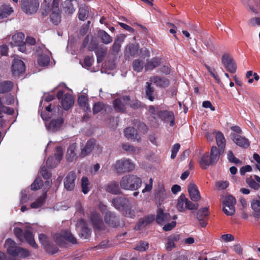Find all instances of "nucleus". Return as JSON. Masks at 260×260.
Wrapping results in <instances>:
<instances>
[{
    "label": "nucleus",
    "instance_id": "473e14b6",
    "mask_svg": "<svg viewBox=\"0 0 260 260\" xmlns=\"http://www.w3.org/2000/svg\"><path fill=\"white\" fill-rule=\"evenodd\" d=\"M77 146L76 144L74 143L71 144L68 148L66 159L69 162H72L76 160L77 158V153L75 152Z\"/></svg>",
    "mask_w": 260,
    "mask_h": 260
},
{
    "label": "nucleus",
    "instance_id": "338daca9",
    "mask_svg": "<svg viewBox=\"0 0 260 260\" xmlns=\"http://www.w3.org/2000/svg\"><path fill=\"white\" fill-rule=\"evenodd\" d=\"M148 243L147 242L141 241L139 244H138L135 249L139 251H144L148 248Z\"/></svg>",
    "mask_w": 260,
    "mask_h": 260
},
{
    "label": "nucleus",
    "instance_id": "774afa93",
    "mask_svg": "<svg viewBox=\"0 0 260 260\" xmlns=\"http://www.w3.org/2000/svg\"><path fill=\"white\" fill-rule=\"evenodd\" d=\"M14 233L16 237L21 242L23 241V230L18 227L15 228L14 229Z\"/></svg>",
    "mask_w": 260,
    "mask_h": 260
},
{
    "label": "nucleus",
    "instance_id": "72a5a7b5",
    "mask_svg": "<svg viewBox=\"0 0 260 260\" xmlns=\"http://www.w3.org/2000/svg\"><path fill=\"white\" fill-rule=\"evenodd\" d=\"M14 11L10 5L4 4L0 6V19L7 18L10 16Z\"/></svg>",
    "mask_w": 260,
    "mask_h": 260
},
{
    "label": "nucleus",
    "instance_id": "aec40b11",
    "mask_svg": "<svg viewBox=\"0 0 260 260\" xmlns=\"http://www.w3.org/2000/svg\"><path fill=\"white\" fill-rule=\"evenodd\" d=\"M230 137L236 145L243 148H247L250 145L249 140L239 135L231 133Z\"/></svg>",
    "mask_w": 260,
    "mask_h": 260
},
{
    "label": "nucleus",
    "instance_id": "9d476101",
    "mask_svg": "<svg viewBox=\"0 0 260 260\" xmlns=\"http://www.w3.org/2000/svg\"><path fill=\"white\" fill-rule=\"evenodd\" d=\"M129 101V96L124 95L121 98H117L114 100L113 105L115 110L119 113H124L126 111V105Z\"/></svg>",
    "mask_w": 260,
    "mask_h": 260
},
{
    "label": "nucleus",
    "instance_id": "680f3d73",
    "mask_svg": "<svg viewBox=\"0 0 260 260\" xmlns=\"http://www.w3.org/2000/svg\"><path fill=\"white\" fill-rule=\"evenodd\" d=\"M46 251L49 254H53L56 253L58 251V247L53 244L49 243L48 245L44 248Z\"/></svg>",
    "mask_w": 260,
    "mask_h": 260
},
{
    "label": "nucleus",
    "instance_id": "864d4df0",
    "mask_svg": "<svg viewBox=\"0 0 260 260\" xmlns=\"http://www.w3.org/2000/svg\"><path fill=\"white\" fill-rule=\"evenodd\" d=\"M38 64L42 67H45L49 64L50 58L47 55H41L38 58Z\"/></svg>",
    "mask_w": 260,
    "mask_h": 260
},
{
    "label": "nucleus",
    "instance_id": "1a4fd4ad",
    "mask_svg": "<svg viewBox=\"0 0 260 260\" xmlns=\"http://www.w3.org/2000/svg\"><path fill=\"white\" fill-rule=\"evenodd\" d=\"M221 62L227 71L235 73L237 70V65L232 56L228 53H224L222 56Z\"/></svg>",
    "mask_w": 260,
    "mask_h": 260
},
{
    "label": "nucleus",
    "instance_id": "603ef678",
    "mask_svg": "<svg viewBox=\"0 0 260 260\" xmlns=\"http://www.w3.org/2000/svg\"><path fill=\"white\" fill-rule=\"evenodd\" d=\"M246 182L250 188L255 190H258L260 188V184L257 183L251 176L246 179Z\"/></svg>",
    "mask_w": 260,
    "mask_h": 260
},
{
    "label": "nucleus",
    "instance_id": "39448f33",
    "mask_svg": "<svg viewBox=\"0 0 260 260\" xmlns=\"http://www.w3.org/2000/svg\"><path fill=\"white\" fill-rule=\"evenodd\" d=\"M135 164L130 159L123 158L116 161L114 168L118 174L130 172L135 169Z\"/></svg>",
    "mask_w": 260,
    "mask_h": 260
},
{
    "label": "nucleus",
    "instance_id": "3c124183",
    "mask_svg": "<svg viewBox=\"0 0 260 260\" xmlns=\"http://www.w3.org/2000/svg\"><path fill=\"white\" fill-rule=\"evenodd\" d=\"M89 180L87 177H83L81 179L82 191L84 194H87L89 191Z\"/></svg>",
    "mask_w": 260,
    "mask_h": 260
},
{
    "label": "nucleus",
    "instance_id": "bf43d9fd",
    "mask_svg": "<svg viewBox=\"0 0 260 260\" xmlns=\"http://www.w3.org/2000/svg\"><path fill=\"white\" fill-rule=\"evenodd\" d=\"M43 186V181L40 178H36L30 185V188L32 190H37Z\"/></svg>",
    "mask_w": 260,
    "mask_h": 260
},
{
    "label": "nucleus",
    "instance_id": "a878e982",
    "mask_svg": "<svg viewBox=\"0 0 260 260\" xmlns=\"http://www.w3.org/2000/svg\"><path fill=\"white\" fill-rule=\"evenodd\" d=\"M139 46L138 44H129L126 45L124 50V56L127 58L134 57L138 54Z\"/></svg>",
    "mask_w": 260,
    "mask_h": 260
},
{
    "label": "nucleus",
    "instance_id": "4c0bfd02",
    "mask_svg": "<svg viewBox=\"0 0 260 260\" xmlns=\"http://www.w3.org/2000/svg\"><path fill=\"white\" fill-rule=\"evenodd\" d=\"M13 87V83L11 81H5L0 83V93L10 91Z\"/></svg>",
    "mask_w": 260,
    "mask_h": 260
},
{
    "label": "nucleus",
    "instance_id": "13d9d810",
    "mask_svg": "<svg viewBox=\"0 0 260 260\" xmlns=\"http://www.w3.org/2000/svg\"><path fill=\"white\" fill-rule=\"evenodd\" d=\"M123 211L124 216L127 217L135 218L136 217L135 211L129 207V205L127 206V207L125 208Z\"/></svg>",
    "mask_w": 260,
    "mask_h": 260
},
{
    "label": "nucleus",
    "instance_id": "7ed1b4c3",
    "mask_svg": "<svg viewBox=\"0 0 260 260\" xmlns=\"http://www.w3.org/2000/svg\"><path fill=\"white\" fill-rule=\"evenodd\" d=\"M5 247L7 248L8 253L13 256L26 258L30 255L28 250L17 246L15 242L10 238L6 240Z\"/></svg>",
    "mask_w": 260,
    "mask_h": 260
},
{
    "label": "nucleus",
    "instance_id": "9b49d317",
    "mask_svg": "<svg viewBox=\"0 0 260 260\" xmlns=\"http://www.w3.org/2000/svg\"><path fill=\"white\" fill-rule=\"evenodd\" d=\"M236 203V199L232 196H228L223 203V211L228 216L233 215L235 212L234 205Z\"/></svg>",
    "mask_w": 260,
    "mask_h": 260
},
{
    "label": "nucleus",
    "instance_id": "e433bc0d",
    "mask_svg": "<svg viewBox=\"0 0 260 260\" xmlns=\"http://www.w3.org/2000/svg\"><path fill=\"white\" fill-rule=\"evenodd\" d=\"M46 198L47 192H45L41 196L39 197L35 202L30 204V207L35 209L41 207L44 204Z\"/></svg>",
    "mask_w": 260,
    "mask_h": 260
},
{
    "label": "nucleus",
    "instance_id": "20e7f679",
    "mask_svg": "<svg viewBox=\"0 0 260 260\" xmlns=\"http://www.w3.org/2000/svg\"><path fill=\"white\" fill-rule=\"evenodd\" d=\"M55 243L60 247H67L68 243L75 244L77 241L73 234L68 231H64L61 233H57L54 236Z\"/></svg>",
    "mask_w": 260,
    "mask_h": 260
},
{
    "label": "nucleus",
    "instance_id": "cd10ccee",
    "mask_svg": "<svg viewBox=\"0 0 260 260\" xmlns=\"http://www.w3.org/2000/svg\"><path fill=\"white\" fill-rule=\"evenodd\" d=\"M145 92V98L151 102L154 101L157 96L154 88L152 86V83L149 82L146 83Z\"/></svg>",
    "mask_w": 260,
    "mask_h": 260
},
{
    "label": "nucleus",
    "instance_id": "f257e3e1",
    "mask_svg": "<svg viewBox=\"0 0 260 260\" xmlns=\"http://www.w3.org/2000/svg\"><path fill=\"white\" fill-rule=\"evenodd\" d=\"M223 150L218 149L216 146H212L211 148L210 154L204 153L199 160V163L202 169L206 170L210 166L215 165L218 161Z\"/></svg>",
    "mask_w": 260,
    "mask_h": 260
},
{
    "label": "nucleus",
    "instance_id": "f704fd0d",
    "mask_svg": "<svg viewBox=\"0 0 260 260\" xmlns=\"http://www.w3.org/2000/svg\"><path fill=\"white\" fill-rule=\"evenodd\" d=\"M161 63V58L159 57H155L150 60H147L146 64L145 65V69L146 71L152 70L155 68L158 67Z\"/></svg>",
    "mask_w": 260,
    "mask_h": 260
},
{
    "label": "nucleus",
    "instance_id": "a19ab883",
    "mask_svg": "<svg viewBox=\"0 0 260 260\" xmlns=\"http://www.w3.org/2000/svg\"><path fill=\"white\" fill-rule=\"evenodd\" d=\"M24 35L22 32H18L12 36V41L10 42L12 46H16L24 41Z\"/></svg>",
    "mask_w": 260,
    "mask_h": 260
},
{
    "label": "nucleus",
    "instance_id": "2f4dec72",
    "mask_svg": "<svg viewBox=\"0 0 260 260\" xmlns=\"http://www.w3.org/2000/svg\"><path fill=\"white\" fill-rule=\"evenodd\" d=\"M74 98L70 93H66L61 100V105L65 110H68L73 105Z\"/></svg>",
    "mask_w": 260,
    "mask_h": 260
},
{
    "label": "nucleus",
    "instance_id": "5701e85b",
    "mask_svg": "<svg viewBox=\"0 0 260 260\" xmlns=\"http://www.w3.org/2000/svg\"><path fill=\"white\" fill-rule=\"evenodd\" d=\"M180 239V235L178 234H173L168 236L167 238V242L165 244V247L167 251H170L176 248L175 242Z\"/></svg>",
    "mask_w": 260,
    "mask_h": 260
},
{
    "label": "nucleus",
    "instance_id": "5fc2aeb1",
    "mask_svg": "<svg viewBox=\"0 0 260 260\" xmlns=\"http://www.w3.org/2000/svg\"><path fill=\"white\" fill-rule=\"evenodd\" d=\"M144 67V62L140 59H135L133 62V70L137 72H140L142 71Z\"/></svg>",
    "mask_w": 260,
    "mask_h": 260
},
{
    "label": "nucleus",
    "instance_id": "c03bdc74",
    "mask_svg": "<svg viewBox=\"0 0 260 260\" xmlns=\"http://www.w3.org/2000/svg\"><path fill=\"white\" fill-rule=\"evenodd\" d=\"M89 14L88 8L86 6H83L79 8L78 11V18L80 20L84 21L87 18Z\"/></svg>",
    "mask_w": 260,
    "mask_h": 260
},
{
    "label": "nucleus",
    "instance_id": "c85d7f7f",
    "mask_svg": "<svg viewBox=\"0 0 260 260\" xmlns=\"http://www.w3.org/2000/svg\"><path fill=\"white\" fill-rule=\"evenodd\" d=\"M63 119L61 117L51 120L47 125V129L51 132H55L58 131L63 123Z\"/></svg>",
    "mask_w": 260,
    "mask_h": 260
},
{
    "label": "nucleus",
    "instance_id": "37998d69",
    "mask_svg": "<svg viewBox=\"0 0 260 260\" xmlns=\"http://www.w3.org/2000/svg\"><path fill=\"white\" fill-rule=\"evenodd\" d=\"M251 207L253 210V216L255 217H260V201L259 200H253L251 203Z\"/></svg>",
    "mask_w": 260,
    "mask_h": 260
},
{
    "label": "nucleus",
    "instance_id": "0e129e2a",
    "mask_svg": "<svg viewBox=\"0 0 260 260\" xmlns=\"http://www.w3.org/2000/svg\"><path fill=\"white\" fill-rule=\"evenodd\" d=\"M202 42L207 48L210 50L214 49V47L212 41L211 37H207L203 39Z\"/></svg>",
    "mask_w": 260,
    "mask_h": 260
},
{
    "label": "nucleus",
    "instance_id": "423d86ee",
    "mask_svg": "<svg viewBox=\"0 0 260 260\" xmlns=\"http://www.w3.org/2000/svg\"><path fill=\"white\" fill-rule=\"evenodd\" d=\"M21 10L26 14L31 15L36 14L39 6V0H20Z\"/></svg>",
    "mask_w": 260,
    "mask_h": 260
},
{
    "label": "nucleus",
    "instance_id": "f8f14e48",
    "mask_svg": "<svg viewBox=\"0 0 260 260\" xmlns=\"http://www.w3.org/2000/svg\"><path fill=\"white\" fill-rule=\"evenodd\" d=\"M104 221L106 224L112 228H116L120 225V219L115 213L111 211L106 212Z\"/></svg>",
    "mask_w": 260,
    "mask_h": 260
},
{
    "label": "nucleus",
    "instance_id": "052dcab7",
    "mask_svg": "<svg viewBox=\"0 0 260 260\" xmlns=\"http://www.w3.org/2000/svg\"><path fill=\"white\" fill-rule=\"evenodd\" d=\"M39 242L42 246L45 248L50 243L48 237L44 234H40L39 235Z\"/></svg>",
    "mask_w": 260,
    "mask_h": 260
},
{
    "label": "nucleus",
    "instance_id": "58836bf2",
    "mask_svg": "<svg viewBox=\"0 0 260 260\" xmlns=\"http://www.w3.org/2000/svg\"><path fill=\"white\" fill-rule=\"evenodd\" d=\"M123 41L124 37L122 36H117L115 38L112 47V50L113 53H118L119 52L121 46V43Z\"/></svg>",
    "mask_w": 260,
    "mask_h": 260
},
{
    "label": "nucleus",
    "instance_id": "0eeeda50",
    "mask_svg": "<svg viewBox=\"0 0 260 260\" xmlns=\"http://www.w3.org/2000/svg\"><path fill=\"white\" fill-rule=\"evenodd\" d=\"M176 208L179 211L182 212L186 209L196 210L198 208V205L193 204L182 193L177 200Z\"/></svg>",
    "mask_w": 260,
    "mask_h": 260
},
{
    "label": "nucleus",
    "instance_id": "49530a36",
    "mask_svg": "<svg viewBox=\"0 0 260 260\" xmlns=\"http://www.w3.org/2000/svg\"><path fill=\"white\" fill-rule=\"evenodd\" d=\"M107 53V48L100 47L96 49L95 54L97 58V62H101L103 61Z\"/></svg>",
    "mask_w": 260,
    "mask_h": 260
},
{
    "label": "nucleus",
    "instance_id": "412c9836",
    "mask_svg": "<svg viewBox=\"0 0 260 260\" xmlns=\"http://www.w3.org/2000/svg\"><path fill=\"white\" fill-rule=\"evenodd\" d=\"M171 216L169 213L164 212V209L159 208L156 211L155 220L158 224H162L171 220Z\"/></svg>",
    "mask_w": 260,
    "mask_h": 260
},
{
    "label": "nucleus",
    "instance_id": "2eb2a0df",
    "mask_svg": "<svg viewBox=\"0 0 260 260\" xmlns=\"http://www.w3.org/2000/svg\"><path fill=\"white\" fill-rule=\"evenodd\" d=\"M209 215L208 208H203L198 211L197 215V219L202 227L205 228L207 225Z\"/></svg>",
    "mask_w": 260,
    "mask_h": 260
},
{
    "label": "nucleus",
    "instance_id": "b1692460",
    "mask_svg": "<svg viewBox=\"0 0 260 260\" xmlns=\"http://www.w3.org/2000/svg\"><path fill=\"white\" fill-rule=\"evenodd\" d=\"M119 183L116 181L109 182L105 185L106 191L113 194H119L121 193V187Z\"/></svg>",
    "mask_w": 260,
    "mask_h": 260
},
{
    "label": "nucleus",
    "instance_id": "69168bd1",
    "mask_svg": "<svg viewBox=\"0 0 260 260\" xmlns=\"http://www.w3.org/2000/svg\"><path fill=\"white\" fill-rule=\"evenodd\" d=\"M87 101H88V99L85 95H81L78 98V103L80 106L84 107V108H88Z\"/></svg>",
    "mask_w": 260,
    "mask_h": 260
},
{
    "label": "nucleus",
    "instance_id": "8fccbe9b",
    "mask_svg": "<svg viewBox=\"0 0 260 260\" xmlns=\"http://www.w3.org/2000/svg\"><path fill=\"white\" fill-rule=\"evenodd\" d=\"M51 9V5L47 1L44 0L42 4L41 13L43 17L47 16Z\"/></svg>",
    "mask_w": 260,
    "mask_h": 260
},
{
    "label": "nucleus",
    "instance_id": "79ce46f5",
    "mask_svg": "<svg viewBox=\"0 0 260 260\" xmlns=\"http://www.w3.org/2000/svg\"><path fill=\"white\" fill-rule=\"evenodd\" d=\"M216 141L219 149L224 150L225 146V140L223 134L220 132H218L216 135Z\"/></svg>",
    "mask_w": 260,
    "mask_h": 260
},
{
    "label": "nucleus",
    "instance_id": "f3484780",
    "mask_svg": "<svg viewBox=\"0 0 260 260\" xmlns=\"http://www.w3.org/2000/svg\"><path fill=\"white\" fill-rule=\"evenodd\" d=\"M112 204L115 208L123 210L129 205L130 203L125 197H117L113 199Z\"/></svg>",
    "mask_w": 260,
    "mask_h": 260
},
{
    "label": "nucleus",
    "instance_id": "e2e57ef3",
    "mask_svg": "<svg viewBox=\"0 0 260 260\" xmlns=\"http://www.w3.org/2000/svg\"><path fill=\"white\" fill-rule=\"evenodd\" d=\"M227 157L230 162L235 164H241L242 163L241 160L235 156L233 151L231 150L228 151Z\"/></svg>",
    "mask_w": 260,
    "mask_h": 260
},
{
    "label": "nucleus",
    "instance_id": "4d7b16f0",
    "mask_svg": "<svg viewBox=\"0 0 260 260\" xmlns=\"http://www.w3.org/2000/svg\"><path fill=\"white\" fill-rule=\"evenodd\" d=\"M155 199L158 200L160 204L166 198V192L165 189H159L156 193Z\"/></svg>",
    "mask_w": 260,
    "mask_h": 260
},
{
    "label": "nucleus",
    "instance_id": "393cba45",
    "mask_svg": "<svg viewBox=\"0 0 260 260\" xmlns=\"http://www.w3.org/2000/svg\"><path fill=\"white\" fill-rule=\"evenodd\" d=\"M188 192L190 199L197 202L201 199V196L197 186L194 183H190L188 186Z\"/></svg>",
    "mask_w": 260,
    "mask_h": 260
},
{
    "label": "nucleus",
    "instance_id": "f03ea898",
    "mask_svg": "<svg viewBox=\"0 0 260 260\" xmlns=\"http://www.w3.org/2000/svg\"><path fill=\"white\" fill-rule=\"evenodd\" d=\"M141 178L133 174H127L123 176L119 182L121 189L126 190H136L142 185Z\"/></svg>",
    "mask_w": 260,
    "mask_h": 260
},
{
    "label": "nucleus",
    "instance_id": "ddd939ff",
    "mask_svg": "<svg viewBox=\"0 0 260 260\" xmlns=\"http://www.w3.org/2000/svg\"><path fill=\"white\" fill-rule=\"evenodd\" d=\"M77 176L76 173L72 171L70 172L66 176L63 180V185L64 188L67 191H72L75 186V180Z\"/></svg>",
    "mask_w": 260,
    "mask_h": 260
},
{
    "label": "nucleus",
    "instance_id": "09e8293b",
    "mask_svg": "<svg viewBox=\"0 0 260 260\" xmlns=\"http://www.w3.org/2000/svg\"><path fill=\"white\" fill-rule=\"evenodd\" d=\"M128 105L133 109H138L140 108H144L145 107V105L140 102L137 99H134L131 100L129 98V101L128 103Z\"/></svg>",
    "mask_w": 260,
    "mask_h": 260
},
{
    "label": "nucleus",
    "instance_id": "de8ad7c7",
    "mask_svg": "<svg viewBox=\"0 0 260 260\" xmlns=\"http://www.w3.org/2000/svg\"><path fill=\"white\" fill-rule=\"evenodd\" d=\"M72 0H67L64 2L63 8L66 13L72 14L75 11Z\"/></svg>",
    "mask_w": 260,
    "mask_h": 260
},
{
    "label": "nucleus",
    "instance_id": "4be33fe9",
    "mask_svg": "<svg viewBox=\"0 0 260 260\" xmlns=\"http://www.w3.org/2000/svg\"><path fill=\"white\" fill-rule=\"evenodd\" d=\"M150 81L153 82L156 86L161 88L168 87L170 85V80L166 77L158 76H154L150 78Z\"/></svg>",
    "mask_w": 260,
    "mask_h": 260
},
{
    "label": "nucleus",
    "instance_id": "6e6d98bb",
    "mask_svg": "<svg viewBox=\"0 0 260 260\" xmlns=\"http://www.w3.org/2000/svg\"><path fill=\"white\" fill-rule=\"evenodd\" d=\"M122 148L126 152L131 153H136L139 152L138 148L129 144L128 143H124L122 145Z\"/></svg>",
    "mask_w": 260,
    "mask_h": 260
},
{
    "label": "nucleus",
    "instance_id": "bb28decb",
    "mask_svg": "<svg viewBox=\"0 0 260 260\" xmlns=\"http://www.w3.org/2000/svg\"><path fill=\"white\" fill-rule=\"evenodd\" d=\"M23 239H24L27 243H28L32 247L35 248H37L38 247V244L35 242L34 236L30 228H26L24 230Z\"/></svg>",
    "mask_w": 260,
    "mask_h": 260
},
{
    "label": "nucleus",
    "instance_id": "ea45409f",
    "mask_svg": "<svg viewBox=\"0 0 260 260\" xmlns=\"http://www.w3.org/2000/svg\"><path fill=\"white\" fill-rule=\"evenodd\" d=\"M98 34L104 44H108L112 42V38L105 30L100 29L98 31Z\"/></svg>",
    "mask_w": 260,
    "mask_h": 260
},
{
    "label": "nucleus",
    "instance_id": "4468645a",
    "mask_svg": "<svg viewBox=\"0 0 260 260\" xmlns=\"http://www.w3.org/2000/svg\"><path fill=\"white\" fill-rule=\"evenodd\" d=\"M12 74L15 76H19L25 70L24 62L21 59H15L12 62L11 67Z\"/></svg>",
    "mask_w": 260,
    "mask_h": 260
},
{
    "label": "nucleus",
    "instance_id": "dca6fc26",
    "mask_svg": "<svg viewBox=\"0 0 260 260\" xmlns=\"http://www.w3.org/2000/svg\"><path fill=\"white\" fill-rule=\"evenodd\" d=\"M155 220V216L150 214L141 218L135 226V229L140 231Z\"/></svg>",
    "mask_w": 260,
    "mask_h": 260
},
{
    "label": "nucleus",
    "instance_id": "c9c22d12",
    "mask_svg": "<svg viewBox=\"0 0 260 260\" xmlns=\"http://www.w3.org/2000/svg\"><path fill=\"white\" fill-rule=\"evenodd\" d=\"M82 221L83 224L81 226L79 235L81 238L87 239L90 236L91 231V229L88 228L87 224L84 222L83 220H82Z\"/></svg>",
    "mask_w": 260,
    "mask_h": 260
},
{
    "label": "nucleus",
    "instance_id": "7c9ffc66",
    "mask_svg": "<svg viewBox=\"0 0 260 260\" xmlns=\"http://www.w3.org/2000/svg\"><path fill=\"white\" fill-rule=\"evenodd\" d=\"M95 145V140L94 139H90L87 141L85 147L82 149L80 154V157H84L89 154Z\"/></svg>",
    "mask_w": 260,
    "mask_h": 260
},
{
    "label": "nucleus",
    "instance_id": "a211bd4d",
    "mask_svg": "<svg viewBox=\"0 0 260 260\" xmlns=\"http://www.w3.org/2000/svg\"><path fill=\"white\" fill-rule=\"evenodd\" d=\"M90 219L94 229L101 230L102 229L104 224L102 217L99 212L96 211L91 212Z\"/></svg>",
    "mask_w": 260,
    "mask_h": 260
},
{
    "label": "nucleus",
    "instance_id": "c756f323",
    "mask_svg": "<svg viewBox=\"0 0 260 260\" xmlns=\"http://www.w3.org/2000/svg\"><path fill=\"white\" fill-rule=\"evenodd\" d=\"M124 134L128 140L139 141L140 137L137 133V131L133 127H128L124 129Z\"/></svg>",
    "mask_w": 260,
    "mask_h": 260
},
{
    "label": "nucleus",
    "instance_id": "a18cd8bd",
    "mask_svg": "<svg viewBox=\"0 0 260 260\" xmlns=\"http://www.w3.org/2000/svg\"><path fill=\"white\" fill-rule=\"evenodd\" d=\"M60 14L61 11H52L50 15L51 22L55 25H58L61 21Z\"/></svg>",
    "mask_w": 260,
    "mask_h": 260
},
{
    "label": "nucleus",
    "instance_id": "6e6552de",
    "mask_svg": "<svg viewBox=\"0 0 260 260\" xmlns=\"http://www.w3.org/2000/svg\"><path fill=\"white\" fill-rule=\"evenodd\" d=\"M56 153L53 156H49L46 161V165L49 168H54L60 162L63 156V150L61 146L55 148Z\"/></svg>",
    "mask_w": 260,
    "mask_h": 260
},
{
    "label": "nucleus",
    "instance_id": "6ab92c4d",
    "mask_svg": "<svg viewBox=\"0 0 260 260\" xmlns=\"http://www.w3.org/2000/svg\"><path fill=\"white\" fill-rule=\"evenodd\" d=\"M158 117L165 122L170 121V125L173 126L175 124V117L172 111L167 110H159Z\"/></svg>",
    "mask_w": 260,
    "mask_h": 260
}]
</instances>
